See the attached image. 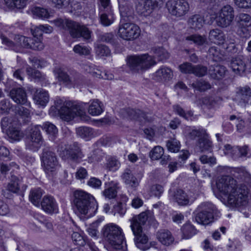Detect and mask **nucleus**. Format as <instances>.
<instances>
[{
	"label": "nucleus",
	"instance_id": "obj_1",
	"mask_svg": "<svg viewBox=\"0 0 251 251\" xmlns=\"http://www.w3.org/2000/svg\"><path fill=\"white\" fill-rule=\"evenodd\" d=\"M216 185L220 192L226 197L229 206L240 207L247 204L248 191L245 185H237L236 180L228 176L221 177Z\"/></svg>",
	"mask_w": 251,
	"mask_h": 251
},
{
	"label": "nucleus",
	"instance_id": "obj_2",
	"mask_svg": "<svg viewBox=\"0 0 251 251\" xmlns=\"http://www.w3.org/2000/svg\"><path fill=\"white\" fill-rule=\"evenodd\" d=\"M148 216L146 212H142L134 216L130 221V227L135 236L134 241L136 247L143 251L150 248L151 243L148 242V236L143 232L142 226L148 220Z\"/></svg>",
	"mask_w": 251,
	"mask_h": 251
},
{
	"label": "nucleus",
	"instance_id": "obj_3",
	"mask_svg": "<svg viewBox=\"0 0 251 251\" xmlns=\"http://www.w3.org/2000/svg\"><path fill=\"white\" fill-rule=\"evenodd\" d=\"M55 25L61 29L67 30L72 38L79 39L89 42L91 39L92 31L85 25L68 19H58L54 21Z\"/></svg>",
	"mask_w": 251,
	"mask_h": 251
},
{
	"label": "nucleus",
	"instance_id": "obj_4",
	"mask_svg": "<svg viewBox=\"0 0 251 251\" xmlns=\"http://www.w3.org/2000/svg\"><path fill=\"white\" fill-rule=\"evenodd\" d=\"M73 205L75 212L86 215L89 212H94L98 205L95 198L90 194L77 190L74 193Z\"/></svg>",
	"mask_w": 251,
	"mask_h": 251
},
{
	"label": "nucleus",
	"instance_id": "obj_5",
	"mask_svg": "<svg viewBox=\"0 0 251 251\" xmlns=\"http://www.w3.org/2000/svg\"><path fill=\"white\" fill-rule=\"evenodd\" d=\"M102 234L113 249L123 250L126 243L123 230L120 226L114 224H107L102 228Z\"/></svg>",
	"mask_w": 251,
	"mask_h": 251
},
{
	"label": "nucleus",
	"instance_id": "obj_6",
	"mask_svg": "<svg viewBox=\"0 0 251 251\" xmlns=\"http://www.w3.org/2000/svg\"><path fill=\"white\" fill-rule=\"evenodd\" d=\"M86 103L67 101L58 111L60 118L67 122L70 121L76 116H82L84 113Z\"/></svg>",
	"mask_w": 251,
	"mask_h": 251
},
{
	"label": "nucleus",
	"instance_id": "obj_7",
	"mask_svg": "<svg viewBox=\"0 0 251 251\" xmlns=\"http://www.w3.org/2000/svg\"><path fill=\"white\" fill-rule=\"evenodd\" d=\"M126 60L130 69L134 72L147 70L156 63L154 58L148 54L129 56Z\"/></svg>",
	"mask_w": 251,
	"mask_h": 251
},
{
	"label": "nucleus",
	"instance_id": "obj_8",
	"mask_svg": "<svg viewBox=\"0 0 251 251\" xmlns=\"http://www.w3.org/2000/svg\"><path fill=\"white\" fill-rule=\"evenodd\" d=\"M0 38L3 45L16 52H20L22 48L29 49L32 41L30 38L17 35L15 36L13 42L2 33L0 34Z\"/></svg>",
	"mask_w": 251,
	"mask_h": 251
},
{
	"label": "nucleus",
	"instance_id": "obj_9",
	"mask_svg": "<svg viewBox=\"0 0 251 251\" xmlns=\"http://www.w3.org/2000/svg\"><path fill=\"white\" fill-rule=\"evenodd\" d=\"M197 209L199 211L195 218L197 223L206 225L213 222V214L216 210V207L213 204L204 202L201 203Z\"/></svg>",
	"mask_w": 251,
	"mask_h": 251
},
{
	"label": "nucleus",
	"instance_id": "obj_10",
	"mask_svg": "<svg viewBox=\"0 0 251 251\" xmlns=\"http://www.w3.org/2000/svg\"><path fill=\"white\" fill-rule=\"evenodd\" d=\"M43 143V139L41 134L40 127L35 126L29 130L25 138V147L28 150L36 151Z\"/></svg>",
	"mask_w": 251,
	"mask_h": 251
},
{
	"label": "nucleus",
	"instance_id": "obj_11",
	"mask_svg": "<svg viewBox=\"0 0 251 251\" xmlns=\"http://www.w3.org/2000/svg\"><path fill=\"white\" fill-rule=\"evenodd\" d=\"M41 160L42 165L45 172L53 176L58 165V162L55 153L46 148L43 149Z\"/></svg>",
	"mask_w": 251,
	"mask_h": 251
},
{
	"label": "nucleus",
	"instance_id": "obj_12",
	"mask_svg": "<svg viewBox=\"0 0 251 251\" xmlns=\"http://www.w3.org/2000/svg\"><path fill=\"white\" fill-rule=\"evenodd\" d=\"M118 34L124 40L131 41L137 39L140 36V29L138 25L133 23H120Z\"/></svg>",
	"mask_w": 251,
	"mask_h": 251
},
{
	"label": "nucleus",
	"instance_id": "obj_13",
	"mask_svg": "<svg viewBox=\"0 0 251 251\" xmlns=\"http://www.w3.org/2000/svg\"><path fill=\"white\" fill-rule=\"evenodd\" d=\"M167 9L172 16L181 17L186 15L190 6L186 0H169L166 3Z\"/></svg>",
	"mask_w": 251,
	"mask_h": 251
},
{
	"label": "nucleus",
	"instance_id": "obj_14",
	"mask_svg": "<svg viewBox=\"0 0 251 251\" xmlns=\"http://www.w3.org/2000/svg\"><path fill=\"white\" fill-rule=\"evenodd\" d=\"M234 17L233 8L229 5L222 7L216 17V23L218 26L226 27L231 25Z\"/></svg>",
	"mask_w": 251,
	"mask_h": 251
},
{
	"label": "nucleus",
	"instance_id": "obj_15",
	"mask_svg": "<svg viewBox=\"0 0 251 251\" xmlns=\"http://www.w3.org/2000/svg\"><path fill=\"white\" fill-rule=\"evenodd\" d=\"M224 150L225 154L230 156L234 160L240 157H250L251 156L250 149L247 145L232 147L229 144H226L225 145Z\"/></svg>",
	"mask_w": 251,
	"mask_h": 251
},
{
	"label": "nucleus",
	"instance_id": "obj_16",
	"mask_svg": "<svg viewBox=\"0 0 251 251\" xmlns=\"http://www.w3.org/2000/svg\"><path fill=\"white\" fill-rule=\"evenodd\" d=\"M60 156L64 160H70L74 162H79L83 157L84 155L77 143H74L65 149L60 153Z\"/></svg>",
	"mask_w": 251,
	"mask_h": 251
},
{
	"label": "nucleus",
	"instance_id": "obj_17",
	"mask_svg": "<svg viewBox=\"0 0 251 251\" xmlns=\"http://www.w3.org/2000/svg\"><path fill=\"white\" fill-rule=\"evenodd\" d=\"M251 98V89L248 86L237 88L233 100L239 105L245 106Z\"/></svg>",
	"mask_w": 251,
	"mask_h": 251
},
{
	"label": "nucleus",
	"instance_id": "obj_18",
	"mask_svg": "<svg viewBox=\"0 0 251 251\" xmlns=\"http://www.w3.org/2000/svg\"><path fill=\"white\" fill-rule=\"evenodd\" d=\"M171 199L180 206H186L193 201L187 194L182 189H176L174 191H170Z\"/></svg>",
	"mask_w": 251,
	"mask_h": 251
},
{
	"label": "nucleus",
	"instance_id": "obj_19",
	"mask_svg": "<svg viewBox=\"0 0 251 251\" xmlns=\"http://www.w3.org/2000/svg\"><path fill=\"white\" fill-rule=\"evenodd\" d=\"M9 97L16 103L20 105H29L25 90L23 88H14L9 94Z\"/></svg>",
	"mask_w": 251,
	"mask_h": 251
},
{
	"label": "nucleus",
	"instance_id": "obj_20",
	"mask_svg": "<svg viewBox=\"0 0 251 251\" xmlns=\"http://www.w3.org/2000/svg\"><path fill=\"white\" fill-rule=\"evenodd\" d=\"M157 5L158 2L156 0H139L136 5V10L139 14L147 15L157 7Z\"/></svg>",
	"mask_w": 251,
	"mask_h": 251
},
{
	"label": "nucleus",
	"instance_id": "obj_21",
	"mask_svg": "<svg viewBox=\"0 0 251 251\" xmlns=\"http://www.w3.org/2000/svg\"><path fill=\"white\" fill-rule=\"evenodd\" d=\"M41 205L42 209L47 213H56L58 211L57 202L51 196H44L41 202Z\"/></svg>",
	"mask_w": 251,
	"mask_h": 251
},
{
	"label": "nucleus",
	"instance_id": "obj_22",
	"mask_svg": "<svg viewBox=\"0 0 251 251\" xmlns=\"http://www.w3.org/2000/svg\"><path fill=\"white\" fill-rule=\"evenodd\" d=\"M173 73L167 67L162 66L153 74V79L157 81L169 80L172 78Z\"/></svg>",
	"mask_w": 251,
	"mask_h": 251
},
{
	"label": "nucleus",
	"instance_id": "obj_23",
	"mask_svg": "<svg viewBox=\"0 0 251 251\" xmlns=\"http://www.w3.org/2000/svg\"><path fill=\"white\" fill-rule=\"evenodd\" d=\"M196 147L201 152H211L213 144L211 141L209 139L208 135L205 132V135L198 139L196 143Z\"/></svg>",
	"mask_w": 251,
	"mask_h": 251
},
{
	"label": "nucleus",
	"instance_id": "obj_24",
	"mask_svg": "<svg viewBox=\"0 0 251 251\" xmlns=\"http://www.w3.org/2000/svg\"><path fill=\"white\" fill-rule=\"evenodd\" d=\"M124 182L130 187L136 188L139 184V180L132 174L129 169H126L121 176Z\"/></svg>",
	"mask_w": 251,
	"mask_h": 251
},
{
	"label": "nucleus",
	"instance_id": "obj_25",
	"mask_svg": "<svg viewBox=\"0 0 251 251\" xmlns=\"http://www.w3.org/2000/svg\"><path fill=\"white\" fill-rule=\"evenodd\" d=\"M156 238L163 245L169 246L173 243L174 238L171 232L165 229L159 230L156 233Z\"/></svg>",
	"mask_w": 251,
	"mask_h": 251
},
{
	"label": "nucleus",
	"instance_id": "obj_26",
	"mask_svg": "<svg viewBox=\"0 0 251 251\" xmlns=\"http://www.w3.org/2000/svg\"><path fill=\"white\" fill-rule=\"evenodd\" d=\"M230 65L234 72L240 75L243 73L246 69L245 61L241 56L233 58Z\"/></svg>",
	"mask_w": 251,
	"mask_h": 251
},
{
	"label": "nucleus",
	"instance_id": "obj_27",
	"mask_svg": "<svg viewBox=\"0 0 251 251\" xmlns=\"http://www.w3.org/2000/svg\"><path fill=\"white\" fill-rule=\"evenodd\" d=\"M76 133L79 136L86 141L90 140L97 135V133L94 129L86 126L79 127L77 128Z\"/></svg>",
	"mask_w": 251,
	"mask_h": 251
},
{
	"label": "nucleus",
	"instance_id": "obj_28",
	"mask_svg": "<svg viewBox=\"0 0 251 251\" xmlns=\"http://www.w3.org/2000/svg\"><path fill=\"white\" fill-rule=\"evenodd\" d=\"M34 100L37 104L44 106L49 101V94L44 90H37L35 93Z\"/></svg>",
	"mask_w": 251,
	"mask_h": 251
},
{
	"label": "nucleus",
	"instance_id": "obj_29",
	"mask_svg": "<svg viewBox=\"0 0 251 251\" xmlns=\"http://www.w3.org/2000/svg\"><path fill=\"white\" fill-rule=\"evenodd\" d=\"M234 176L239 180L247 183L251 182V176L245 167H238L234 169Z\"/></svg>",
	"mask_w": 251,
	"mask_h": 251
},
{
	"label": "nucleus",
	"instance_id": "obj_30",
	"mask_svg": "<svg viewBox=\"0 0 251 251\" xmlns=\"http://www.w3.org/2000/svg\"><path fill=\"white\" fill-rule=\"evenodd\" d=\"M209 39L216 44L224 43L226 36L224 32L219 29L211 30L209 33Z\"/></svg>",
	"mask_w": 251,
	"mask_h": 251
},
{
	"label": "nucleus",
	"instance_id": "obj_31",
	"mask_svg": "<svg viewBox=\"0 0 251 251\" xmlns=\"http://www.w3.org/2000/svg\"><path fill=\"white\" fill-rule=\"evenodd\" d=\"M204 23L203 17L199 14H195L190 17L188 20L189 26L195 29L201 28Z\"/></svg>",
	"mask_w": 251,
	"mask_h": 251
},
{
	"label": "nucleus",
	"instance_id": "obj_32",
	"mask_svg": "<svg viewBox=\"0 0 251 251\" xmlns=\"http://www.w3.org/2000/svg\"><path fill=\"white\" fill-rule=\"evenodd\" d=\"M226 71V67L223 66H211L209 69V74L212 78L220 79L225 76Z\"/></svg>",
	"mask_w": 251,
	"mask_h": 251
},
{
	"label": "nucleus",
	"instance_id": "obj_33",
	"mask_svg": "<svg viewBox=\"0 0 251 251\" xmlns=\"http://www.w3.org/2000/svg\"><path fill=\"white\" fill-rule=\"evenodd\" d=\"M100 22L104 26L110 25L115 20L113 11L99 12Z\"/></svg>",
	"mask_w": 251,
	"mask_h": 251
},
{
	"label": "nucleus",
	"instance_id": "obj_34",
	"mask_svg": "<svg viewBox=\"0 0 251 251\" xmlns=\"http://www.w3.org/2000/svg\"><path fill=\"white\" fill-rule=\"evenodd\" d=\"M21 181L19 178L12 176L10 182L6 186V190L13 193H19L21 191Z\"/></svg>",
	"mask_w": 251,
	"mask_h": 251
},
{
	"label": "nucleus",
	"instance_id": "obj_35",
	"mask_svg": "<svg viewBox=\"0 0 251 251\" xmlns=\"http://www.w3.org/2000/svg\"><path fill=\"white\" fill-rule=\"evenodd\" d=\"M53 73L59 81H62L66 83H70L73 82H74L75 83L78 82V80L76 79L73 81L70 78L69 75L60 67H55L54 69Z\"/></svg>",
	"mask_w": 251,
	"mask_h": 251
},
{
	"label": "nucleus",
	"instance_id": "obj_36",
	"mask_svg": "<svg viewBox=\"0 0 251 251\" xmlns=\"http://www.w3.org/2000/svg\"><path fill=\"white\" fill-rule=\"evenodd\" d=\"M103 111L101 103L98 100H94L90 105L88 109V112L92 116L99 115Z\"/></svg>",
	"mask_w": 251,
	"mask_h": 251
},
{
	"label": "nucleus",
	"instance_id": "obj_37",
	"mask_svg": "<svg viewBox=\"0 0 251 251\" xmlns=\"http://www.w3.org/2000/svg\"><path fill=\"white\" fill-rule=\"evenodd\" d=\"M182 237L184 239H189L197 233L195 227L190 224H186L181 227Z\"/></svg>",
	"mask_w": 251,
	"mask_h": 251
},
{
	"label": "nucleus",
	"instance_id": "obj_38",
	"mask_svg": "<svg viewBox=\"0 0 251 251\" xmlns=\"http://www.w3.org/2000/svg\"><path fill=\"white\" fill-rule=\"evenodd\" d=\"M43 195V191L40 188L32 189L29 195V199L31 202L35 205H39V201Z\"/></svg>",
	"mask_w": 251,
	"mask_h": 251
},
{
	"label": "nucleus",
	"instance_id": "obj_39",
	"mask_svg": "<svg viewBox=\"0 0 251 251\" xmlns=\"http://www.w3.org/2000/svg\"><path fill=\"white\" fill-rule=\"evenodd\" d=\"M209 56L216 62L220 61L222 59L223 54L218 47L213 46L210 47L208 50Z\"/></svg>",
	"mask_w": 251,
	"mask_h": 251
},
{
	"label": "nucleus",
	"instance_id": "obj_40",
	"mask_svg": "<svg viewBox=\"0 0 251 251\" xmlns=\"http://www.w3.org/2000/svg\"><path fill=\"white\" fill-rule=\"evenodd\" d=\"M92 75L94 77L108 80H111L114 77L112 74L106 72H102L100 67L97 66H96L95 70L93 72Z\"/></svg>",
	"mask_w": 251,
	"mask_h": 251
},
{
	"label": "nucleus",
	"instance_id": "obj_41",
	"mask_svg": "<svg viewBox=\"0 0 251 251\" xmlns=\"http://www.w3.org/2000/svg\"><path fill=\"white\" fill-rule=\"evenodd\" d=\"M98 40L100 42L109 43L112 45H114L116 44V39L114 35L112 32L99 34L98 35Z\"/></svg>",
	"mask_w": 251,
	"mask_h": 251
},
{
	"label": "nucleus",
	"instance_id": "obj_42",
	"mask_svg": "<svg viewBox=\"0 0 251 251\" xmlns=\"http://www.w3.org/2000/svg\"><path fill=\"white\" fill-rule=\"evenodd\" d=\"M32 14L37 17L41 19H47L50 17L48 11L44 8L40 7H34L31 9Z\"/></svg>",
	"mask_w": 251,
	"mask_h": 251
},
{
	"label": "nucleus",
	"instance_id": "obj_43",
	"mask_svg": "<svg viewBox=\"0 0 251 251\" xmlns=\"http://www.w3.org/2000/svg\"><path fill=\"white\" fill-rule=\"evenodd\" d=\"M117 186L115 183H112L111 185L105 189L103 194L106 198L111 199L115 198L117 194Z\"/></svg>",
	"mask_w": 251,
	"mask_h": 251
},
{
	"label": "nucleus",
	"instance_id": "obj_44",
	"mask_svg": "<svg viewBox=\"0 0 251 251\" xmlns=\"http://www.w3.org/2000/svg\"><path fill=\"white\" fill-rule=\"evenodd\" d=\"M95 50L97 55L99 57L108 56L110 54V49L104 45L97 44L95 46Z\"/></svg>",
	"mask_w": 251,
	"mask_h": 251
},
{
	"label": "nucleus",
	"instance_id": "obj_45",
	"mask_svg": "<svg viewBox=\"0 0 251 251\" xmlns=\"http://www.w3.org/2000/svg\"><path fill=\"white\" fill-rule=\"evenodd\" d=\"M192 86L200 91H205L211 88V85L209 82L201 79L198 81H196L191 84Z\"/></svg>",
	"mask_w": 251,
	"mask_h": 251
},
{
	"label": "nucleus",
	"instance_id": "obj_46",
	"mask_svg": "<svg viewBox=\"0 0 251 251\" xmlns=\"http://www.w3.org/2000/svg\"><path fill=\"white\" fill-rule=\"evenodd\" d=\"M126 112L130 119L140 120L142 118H144L145 116V114L139 109H128Z\"/></svg>",
	"mask_w": 251,
	"mask_h": 251
},
{
	"label": "nucleus",
	"instance_id": "obj_47",
	"mask_svg": "<svg viewBox=\"0 0 251 251\" xmlns=\"http://www.w3.org/2000/svg\"><path fill=\"white\" fill-rule=\"evenodd\" d=\"M173 109L177 114L186 120L191 119L193 115V113L191 111H188L186 112L185 110L179 105H174Z\"/></svg>",
	"mask_w": 251,
	"mask_h": 251
},
{
	"label": "nucleus",
	"instance_id": "obj_48",
	"mask_svg": "<svg viewBox=\"0 0 251 251\" xmlns=\"http://www.w3.org/2000/svg\"><path fill=\"white\" fill-rule=\"evenodd\" d=\"M120 166V162L115 157L109 158L106 164V168L109 171L115 172Z\"/></svg>",
	"mask_w": 251,
	"mask_h": 251
},
{
	"label": "nucleus",
	"instance_id": "obj_49",
	"mask_svg": "<svg viewBox=\"0 0 251 251\" xmlns=\"http://www.w3.org/2000/svg\"><path fill=\"white\" fill-rule=\"evenodd\" d=\"M186 40L191 41L198 45H202L206 42L205 36L198 34H193L186 37Z\"/></svg>",
	"mask_w": 251,
	"mask_h": 251
},
{
	"label": "nucleus",
	"instance_id": "obj_50",
	"mask_svg": "<svg viewBox=\"0 0 251 251\" xmlns=\"http://www.w3.org/2000/svg\"><path fill=\"white\" fill-rule=\"evenodd\" d=\"M27 0H4L5 4L10 8L21 9L25 5Z\"/></svg>",
	"mask_w": 251,
	"mask_h": 251
},
{
	"label": "nucleus",
	"instance_id": "obj_51",
	"mask_svg": "<svg viewBox=\"0 0 251 251\" xmlns=\"http://www.w3.org/2000/svg\"><path fill=\"white\" fill-rule=\"evenodd\" d=\"M164 149L160 146H155L150 152V157L152 160H158L163 156Z\"/></svg>",
	"mask_w": 251,
	"mask_h": 251
},
{
	"label": "nucleus",
	"instance_id": "obj_52",
	"mask_svg": "<svg viewBox=\"0 0 251 251\" xmlns=\"http://www.w3.org/2000/svg\"><path fill=\"white\" fill-rule=\"evenodd\" d=\"M7 132L8 136L15 140H20L23 137V133L13 126H9Z\"/></svg>",
	"mask_w": 251,
	"mask_h": 251
},
{
	"label": "nucleus",
	"instance_id": "obj_53",
	"mask_svg": "<svg viewBox=\"0 0 251 251\" xmlns=\"http://www.w3.org/2000/svg\"><path fill=\"white\" fill-rule=\"evenodd\" d=\"M168 150L173 152H177L180 148V142L176 139H171L167 142Z\"/></svg>",
	"mask_w": 251,
	"mask_h": 251
},
{
	"label": "nucleus",
	"instance_id": "obj_54",
	"mask_svg": "<svg viewBox=\"0 0 251 251\" xmlns=\"http://www.w3.org/2000/svg\"><path fill=\"white\" fill-rule=\"evenodd\" d=\"M74 51L80 55H88L91 53V48L89 47L76 45L73 48Z\"/></svg>",
	"mask_w": 251,
	"mask_h": 251
},
{
	"label": "nucleus",
	"instance_id": "obj_55",
	"mask_svg": "<svg viewBox=\"0 0 251 251\" xmlns=\"http://www.w3.org/2000/svg\"><path fill=\"white\" fill-rule=\"evenodd\" d=\"M153 51L159 61H163L169 57V53L162 47L155 48Z\"/></svg>",
	"mask_w": 251,
	"mask_h": 251
},
{
	"label": "nucleus",
	"instance_id": "obj_56",
	"mask_svg": "<svg viewBox=\"0 0 251 251\" xmlns=\"http://www.w3.org/2000/svg\"><path fill=\"white\" fill-rule=\"evenodd\" d=\"M207 73V67L201 65H194L192 74L198 77H202Z\"/></svg>",
	"mask_w": 251,
	"mask_h": 251
},
{
	"label": "nucleus",
	"instance_id": "obj_57",
	"mask_svg": "<svg viewBox=\"0 0 251 251\" xmlns=\"http://www.w3.org/2000/svg\"><path fill=\"white\" fill-rule=\"evenodd\" d=\"M239 24L240 26H250L251 25V17L245 13L239 15Z\"/></svg>",
	"mask_w": 251,
	"mask_h": 251
},
{
	"label": "nucleus",
	"instance_id": "obj_58",
	"mask_svg": "<svg viewBox=\"0 0 251 251\" xmlns=\"http://www.w3.org/2000/svg\"><path fill=\"white\" fill-rule=\"evenodd\" d=\"M43 128L45 130L48 134L53 137L56 136L58 132L56 127L50 122L44 123L43 125Z\"/></svg>",
	"mask_w": 251,
	"mask_h": 251
},
{
	"label": "nucleus",
	"instance_id": "obj_59",
	"mask_svg": "<svg viewBox=\"0 0 251 251\" xmlns=\"http://www.w3.org/2000/svg\"><path fill=\"white\" fill-rule=\"evenodd\" d=\"M99 12L113 11L110 0H98Z\"/></svg>",
	"mask_w": 251,
	"mask_h": 251
},
{
	"label": "nucleus",
	"instance_id": "obj_60",
	"mask_svg": "<svg viewBox=\"0 0 251 251\" xmlns=\"http://www.w3.org/2000/svg\"><path fill=\"white\" fill-rule=\"evenodd\" d=\"M121 15L123 17H129L132 13V7L128 3L121 4L119 6Z\"/></svg>",
	"mask_w": 251,
	"mask_h": 251
},
{
	"label": "nucleus",
	"instance_id": "obj_61",
	"mask_svg": "<svg viewBox=\"0 0 251 251\" xmlns=\"http://www.w3.org/2000/svg\"><path fill=\"white\" fill-rule=\"evenodd\" d=\"M205 132L206 130L203 128L194 129L189 133L188 137L192 140H195L197 138L199 139L205 135Z\"/></svg>",
	"mask_w": 251,
	"mask_h": 251
},
{
	"label": "nucleus",
	"instance_id": "obj_62",
	"mask_svg": "<svg viewBox=\"0 0 251 251\" xmlns=\"http://www.w3.org/2000/svg\"><path fill=\"white\" fill-rule=\"evenodd\" d=\"M11 108V103L8 99H3L0 101V114L8 113Z\"/></svg>",
	"mask_w": 251,
	"mask_h": 251
},
{
	"label": "nucleus",
	"instance_id": "obj_63",
	"mask_svg": "<svg viewBox=\"0 0 251 251\" xmlns=\"http://www.w3.org/2000/svg\"><path fill=\"white\" fill-rule=\"evenodd\" d=\"M194 65L189 62L180 64L178 68L180 71L183 74H192Z\"/></svg>",
	"mask_w": 251,
	"mask_h": 251
},
{
	"label": "nucleus",
	"instance_id": "obj_64",
	"mask_svg": "<svg viewBox=\"0 0 251 251\" xmlns=\"http://www.w3.org/2000/svg\"><path fill=\"white\" fill-rule=\"evenodd\" d=\"M30 42L29 49L34 50H40L44 49V46L42 42V39H37L32 38Z\"/></svg>",
	"mask_w": 251,
	"mask_h": 251
}]
</instances>
